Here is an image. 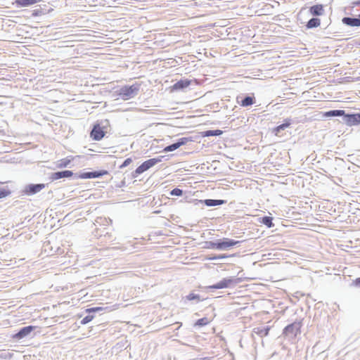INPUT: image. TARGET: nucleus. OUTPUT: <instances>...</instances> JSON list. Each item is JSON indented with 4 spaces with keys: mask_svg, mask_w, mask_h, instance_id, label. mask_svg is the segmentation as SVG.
<instances>
[{
    "mask_svg": "<svg viewBox=\"0 0 360 360\" xmlns=\"http://www.w3.org/2000/svg\"><path fill=\"white\" fill-rule=\"evenodd\" d=\"M141 85L135 83L132 85H125L116 91V94L122 100L127 101L136 96L139 92Z\"/></svg>",
    "mask_w": 360,
    "mask_h": 360,
    "instance_id": "1",
    "label": "nucleus"
},
{
    "mask_svg": "<svg viewBox=\"0 0 360 360\" xmlns=\"http://www.w3.org/2000/svg\"><path fill=\"white\" fill-rule=\"evenodd\" d=\"M240 242L238 240H235L233 239H230L228 238H223L222 239H219L215 241H209L207 242V248L219 250H226L229 248L240 244Z\"/></svg>",
    "mask_w": 360,
    "mask_h": 360,
    "instance_id": "2",
    "label": "nucleus"
},
{
    "mask_svg": "<svg viewBox=\"0 0 360 360\" xmlns=\"http://www.w3.org/2000/svg\"><path fill=\"white\" fill-rule=\"evenodd\" d=\"M239 283V278H237L234 276H231L228 278H224L222 280H221L219 282L209 285L207 288V289L210 290V291H213L214 290L217 289H223V288H229L231 287H233Z\"/></svg>",
    "mask_w": 360,
    "mask_h": 360,
    "instance_id": "3",
    "label": "nucleus"
},
{
    "mask_svg": "<svg viewBox=\"0 0 360 360\" xmlns=\"http://www.w3.org/2000/svg\"><path fill=\"white\" fill-rule=\"evenodd\" d=\"M164 157L159 156L158 158L149 159L145 162H143L140 166H139L134 173L135 176L142 174L143 172L147 171L156 164L160 162Z\"/></svg>",
    "mask_w": 360,
    "mask_h": 360,
    "instance_id": "4",
    "label": "nucleus"
},
{
    "mask_svg": "<svg viewBox=\"0 0 360 360\" xmlns=\"http://www.w3.org/2000/svg\"><path fill=\"white\" fill-rule=\"evenodd\" d=\"M301 327V321H295L285 327L283 333L287 336L295 337L298 333H300Z\"/></svg>",
    "mask_w": 360,
    "mask_h": 360,
    "instance_id": "5",
    "label": "nucleus"
},
{
    "mask_svg": "<svg viewBox=\"0 0 360 360\" xmlns=\"http://www.w3.org/2000/svg\"><path fill=\"white\" fill-rule=\"evenodd\" d=\"M46 186L45 184H30L25 186L23 193L27 195H33L40 192Z\"/></svg>",
    "mask_w": 360,
    "mask_h": 360,
    "instance_id": "6",
    "label": "nucleus"
},
{
    "mask_svg": "<svg viewBox=\"0 0 360 360\" xmlns=\"http://www.w3.org/2000/svg\"><path fill=\"white\" fill-rule=\"evenodd\" d=\"M343 122L349 127L360 124V113L346 114L343 115Z\"/></svg>",
    "mask_w": 360,
    "mask_h": 360,
    "instance_id": "7",
    "label": "nucleus"
},
{
    "mask_svg": "<svg viewBox=\"0 0 360 360\" xmlns=\"http://www.w3.org/2000/svg\"><path fill=\"white\" fill-rule=\"evenodd\" d=\"M36 328L35 326H25L20 329V330L14 334L12 338L15 340H22L25 338H27L30 335L31 333Z\"/></svg>",
    "mask_w": 360,
    "mask_h": 360,
    "instance_id": "8",
    "label": "nucleus"
},
{
    "mask_svg": "<svg viewBox=\"0 0 360 360\" xmlns=\"http://www.w3.org/2000/svg\"><path fill=\"white\" fill-rule=\"evenodd\" d=\"M105 136V132L99 124H95L91 131L90 136L94 141H100Z\"/></svg>",
    "mask_w": 360,
    "mask_h": 360,
    "instance_id": "9",
    "label": "nucleus"
},
{
    "mask_svg": "<svg viewBox=\"0 0 360 360\" xmlns=\"http://www.w3.org/2000/svg\"><path fill=\"white\" fill-rule=\"evenodd\" d=\"M74 175V173L70 170H63L51 173L50 175V179L51 181H56L63 178H69Z\"/></svg>",
    "mask_w": 360,
    "mask_h": 360,
    "instance_id": "10",
    "label": "nucleus"
},
{
    "mask_svg": "<svg viewBox=\"0 0 360 360\" xmlns=\"http://www.w3.org/2000/svg\"><path fill=\"white\" fill-rule=\"evenodd\" d=\"M237 103L242 107H248L255 103V98L253 96H246L244 98L242 96H237Z\"/></svg>",
    "mask_w": 360,
    "mask_h": 360,
    "instance_id": "11",
    "label": "nucleus"
},
{
    "mask_svg": "<svg viewBox=\"0 0 360 360\" xmlns=\"http://www.w3.org/2000/svg\"><path fill=\"white\" fill-rule=\"evenodd\" d=\"M191 83V81L188 79H180L176 82L172 87L173 91L184 90L187 88Z\"/></svg>",
    "mask_w": 360,
    "mask_h": 360,
    "instance_id": "12",
    "label": "nucleus"
},
{
    "mask_svg": "<svg viewBox=\"0 0 360 360\" xmlns=\"http://www.w3.org/2000/svg\"><path fill=\"white\" fill-rule=\"evenodd\" d=\"M309 11L313 16H320L324 14V8L322 4H316L311 6Z\"/></svg>",
    "mask_w": 360,
    "mask_h": 360,
    "instance_id": "13",
    "label": "nucleus"
},
{
    "mask_svg": "<svg viewBox=\"0 0 360 360\" xmlns=\"http://www.w3.org/2000/svg\"><path fill=\"white\" fill-rule=\"evenodd\" d=\"M342 22L349 27H360V20L358 18L344 17Z\"/></svg>",
    "mask_w": 360,
    "mask_h": 360,
    "instance_id": "14",
    "label": "nucleus"
},
{
    "mask_svg": "<svg viewBox=\"0 0 360 360\" xmlns=\"http://www.w3.org/2000/svg\"><path fill=\"white\" fill-rule=\"evenodd\" d=\"M200 203H204L207 207H214L221 205L226 203L224 200H215V199H206L204 200H200Z\"/></svg>",
    "mask_w": 360,
    "mask_h": 360,
    "instance_id": "15",
    "label": "nucleus"
},
{
    "mask_svg": "<svg viewBox=\"0 0 360 360\" xmlns=\"http://www.w3.org/2000/svg\"><path fill=\"white\" fill-rule=\"evenodd\" d=\"M270 328L269 326H259L253 329V332L260 337L266 336L269 334Z\"/></svg>",
    "mask_w": 360,
    "mask_h": 360,
    "instance_id": "16",
    "label": "nucleus"
},
{
    "mask_svg": "<svg viewBox=\"0 0 360 360\" xmlns=\"http://www.w3.org/2000/svg\"><path fill=\"white\" fill-rule=\"evenodd\" d=\"M345 115L344 110H331L324 113V116L326 117H341Z\"/></svg>",
    "mask_w": 360,
    "mask_h": 360,
    "instance_id": "17",
    "label": "nucleus"
},
{
    "mask_svg": "<svg viewBox=\"0 0 360 360\" xmlns=\"http://www.w3.org/2000/svg\"><path fill=\"white\" fill-rule=\"evenodd\" d=\"M321 25V20L318 18H311L307 23L306 27L308 29H312L318 27Z\"/></svg>",
    "mask_w": 360,
    "mask_h": 360,
    "instance_id": "18",
    "label": "nucleus"
},
{
    "mask_svg": "<svg viewBox=\"0 0 360 360\" xmlns=\"http://www.w3.org/2000/svg\"><path fill=\"white\" fill-rule=\"evenodd\" d=\"M223 134V131L219 129L215 130H207L202 132V136L209 137V136H220Z\"/></svg>",
    "mask_w": 360,
    "mask_h": 360,
    "instance_id": "19",
    "label": "nucleus"
},
{
    "mask_svg": "<svg viewBox=\"0 0 360 360\" xmlns=\"http://www.w3.org/2000/svg\"><path fill=\"white\" fill-rule=\"evenodd\" d=\"M38 1H39V0H15V3L21 7L29 6Z\"/></svg>",
    "mask_w": 360,
    "mask_h": 360,
    "instance_id": "20",
    "label": "nucleus"
},
{
    "mask_svg": "<svg viewBox=\"0 0 360 360\" xmlns=\"http://www.w3.org/2000/svg\"><path fill=\"white\" fill-rule=\"evenodd\" d=\"M290 124H291V120L290 119L285 120V122L283 124L277 126L274 129V131H275L276 134L277 135L279 132H281L282 130L285 129Z\"/></svg>",
    "mask_w": 360,
    "mask_h": 360,
    "instance_id": "21",
    "label": "nucleus"
},
{
    "mask_svg": "<svg viewBox=\"0 0 360 360\" xmlns=\"http://www.w3.org/2000/svg\"><path fill=\"white\" fill-rule=\"evenodd\" d=\"M273 218L271 217L265 216L262 218L261 222L266 226L268 228H271L274 226V223L272 222Z\"/></svg>",
    "mask_w": 360,
    "mask_h": 360,
    "instance_id": "22",
    "label": "nucleus"
},
{
    "mask_svg": "<svg viewBox=\"0 0 360 360\" xmlns=\"http://www.w3.org/2000/svg\"><path fill=\"white\" fill-rule=\"evenodd\" d=\"M192 139L191 137H182L179 139L176 142H175L177 147L179 148L181 146L186 144L188 141H191Z\"/></svg>",
    "mask_w": 360,
    "mask_h": 360,
    "instance_id": "23",
    "label": "nucleus"
},
{
    "mask_svg": "<svg viewBox=\"0 0 360 360\" xmlns=\"http://www.w3.org/2000/svg\"><path fill=\"white\" fill-rule=\"evenodd\" d=\"M192 139L191 137H182L179 139L176 142H175L177 147L179 148L181 146L186 144L188 141H191Z\"/></svg>",
    "mask_w": 360,
    "mask_h": 360,
    "instance_id": "24",
    "label": "nucleus"
},
{
    "mask_svg": "<svg viewBox=\"0 0 360 360\" xmlns=\"http://www.w3.org/2000/svg\"><path fill=\"white\" fill-rule=\"evenodd\" d=\"M70 162H71V160L68 158L61 159L58 162V167H59V168L67 167L70 164Z\"/></svg>",
    "mask_w": 360,
    "mask_h": 360,
    "instance_id": "25",
    "label": "nucleus"
},
{
    "mask_svg": "<svg viewBox=\"0 0 360 360\" xmlns=\"http://www.w3.org/2000/svg\"><path fill=\"white\" fill-rule=\"evenodd\" d=\"M186 299L189 301L196 300L197 302H199L202 300L200 299V296L195 293H190L189 295H186Z\"/></svg>",
    "mask_w": 360,
    "mask_h": 360,
    "instance_id": "26",
    "label": "nucleus"
},
{
    "mask_svg": "<svg viewBox=\"0 0 360 360\" xmlns=\"http://www.w3.org/2000/svg\"><path fill=\"white\" fill-rule=\"evenodd\" d=\"M11 193V191L7 187L0 188V199L8 196Z\"/></svg>",
    "mask_w": 360,
    "mask_h": 360,
    "instance_id": "27",
    "label": "nucleus"
},
{
    "mask_svg": "<svg viewBox=\"0 0 360 360\" xmlns=\"http://www.w3.org/2000/svg\"><path fill=\"white\" fill-rule=\"evenodd\" d=\"M91 172H92V175H93V179L99 178V177L108 174V172L106 170L94 171Z\"/></svg>",
    "mask_w": 360,
    "mask_h": 360,
    "instance_id": "28",
    "label": "nucleus"
},
{
    "mask_svg": "<svg viewBox=\"0 0 360 360\" xmlns=\"http://www.w3.org/2000/svg\"><path fill=\"white\" fill-rule=\"evenodd\" d=\"M209 323V321L207 319V318H202V319H198L196 323H195V326H206L207 324H208Z\"/></svg>",
    "mask_w": 360,
    "mask_h": 360,
    "instance_id": "29",
    "label": "nucleus"
},
{
    "mask_svg": "<svg viewBox=\"0 0 360 360\" xmlns=\"http://www.w3.org/2000/svg\"><path fill=\"white\" fill-rule=\"evenodd\" d=\"M77 178L80 179H93V175L91 172H82L78 175Z\"/></svg>",
    "mask_w": 360,
    "mask_h": 360,
    "instance_id": "30",
    "label": "nucleus"
},
{
    "mask_svg": "<svg viewBox=\"0 0 360 360\" xmlns=\"http://www.w3.org/2000/svg\"><path fill=\"white\" fill-rule=\"evenodd\" d=\"M177 148H179L177 147V145H176L175 143H172V144H170L167 146H166L165 148H164V151L165 152H171V151H174L175 150H176Z\"/></svg>",
    "mask_w": 360,
    "mask_h": 360,
    "instance_id": "31",
    "label": "nucleus"
},
{
    "mask_svg": "<svg viewBox=\"0 0 360 360\" xmlns=\"http://www.w3.org/2000/svg\"><path fill=\"white\" fill-rule=\"evenodd\" d=\"M170 194L172 195H175V196H181L183 194V191L180 188H175L171 191Z\"/></svg>",
    "mask_w": 360,
    "mask_h": 360,
    "instance_id": "32",
    "label": "nucleus"
},
{
    "mask_svg": "<svg viewBox=\"0 0 360 360\" xmlns=\"http://www.w3.org/2000/svg\"><path fill=\"white\" fill-rule=\"evenodd\" d=\"M93 319H94L93 315H87L82 319L81 323L83 325L86 324V323H89L90 321H91L93 320Z\"/></svg>",
    "mask_w": 360,
    "mask_h": 360,
    "instance_id": "33",
    "label": "nucleus"
},
{
    "mask_svg": "<svg viewBox=\"0 0 360 360\" xmlns=\"http://www.w3.org/2000/svg\"><path fill=\"white\" fill-rule=\"evenodd\" d=\"M132 162V159L131 158H128L124 160V162L119 167L120 169H122L124 167H127Z\"/></svg>",
    "mask_w": 360,
    "mask_h": 360,
    "instance_id": "34",
    "label": "nucleus"
},
{
    "mask_svg": "<svg viewBox=\"0 0 360 360\" xmlns=\"http://www.w3.org/2000/svg\"><path fill=\"white\" fill-rule=\"evenodd\" d=\"M103 309H104V308L100 307H91V308L87 309H86V312L92 313V312H96V311H102Z\"/></svg>",
    "mask_w": 360,
    "mask_h": 360,
    "instance_id": "35",
    "label": "nucleus"
},
{
    "mask_svg": "<svg viewBox=\"0 0 360 360\" xmlns=\"http://www.w3.org/2000/svg\"><path fill=\"white\" fill-rule=\"evenodd\" d=\"M229 256L225 255V254H220L218 255H216L212 258V259H222L229 257Z\"/></svg>",
    "mask_w": 360,
    "mask_h": 360,
    "instance_id": "36",
    "label": "nucleus"
},
{
    "mask_svg": "<svg viewBox=\"0 0 360 360\" xmlns=\"http://www.w3.org/2000/svg\"><path fill=\"white\" fill-rule=\"evenodd\" d=\"M352 284L356 287H360V277L353 281Z\"/></svg>",
    "mask_w": 360,
    "mask_h": 360,
    "instance_id": "37",
    "label": "nucleus"
},
{
    "mask_svg": "<svg viewBox=\"0 0 360 360\" xmlns=\"http://www.w3.org/2000/svg\"><path fill=\"white\" fill-rule=\"evenodd\" d=\"M197 360H215V359L214 357H212V356H205V357L198 359Z\"/></svg>",
    "mask_w": 360,
    "mask_h": 360,
    "instance_id": "38",
    "label": "nucleus"
},
{
    "mask_svg": "<svg viewBox=\"0 0 360 360\" xmlns=\"http://www.w3.org/2000/svg\"><path fill=\"white\" fill-rule=\"evenodd\" d=\"M359 18V20H360V14L359 15V18Z\"/></svg>",
    "mask_w": 360,
    "mask_h": 360,
    "instance_id": "39",
    "label": "nucleus"
}]
</instances>
